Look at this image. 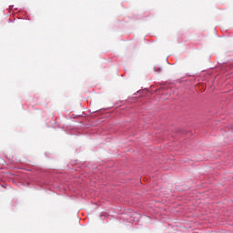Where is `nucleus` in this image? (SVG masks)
<instances>
[{
	"label": "nucleus",
	"instance_id": "nucleus-1",
	"mask_svg": "<svg viewBox=\"0 0 233 233\" xmlns=\"http://www.w3.org/2000/svg\"><path fill=\"white\" fill-rule=\"evenodd\" d=\"M158 72H161V69L160 68H157Z\"/></svg>",
	"mask_w": 233,
	"mask_h": 233
}]
</instances>
